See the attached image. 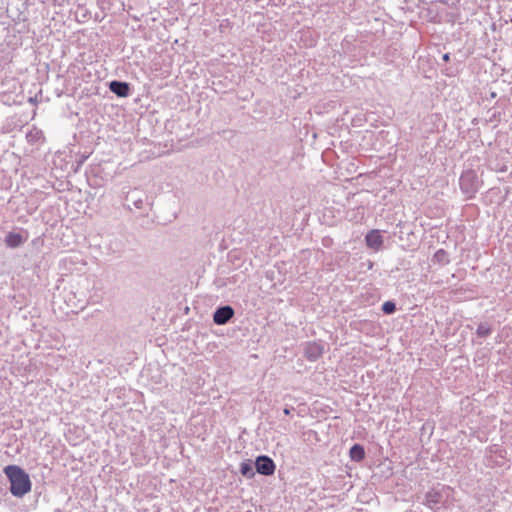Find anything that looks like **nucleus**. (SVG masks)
<instances>
[{
  "instance_id": "nucleus-14",
  "label": "nucleus",
  "mask_w": 512,
  "mask_h": 512,
  "mask_svg": "<svg viewBox=\"0 0 512 512\" xmlns=\"http://www.w3.org/2000/svg\"><path fill=\"white\" fill-rule=\"evenodd\" d=\"M382 311L385 313V314H392L396 311V304L392 301H386L383 305H382Z\"/></svg>"
},
{
  "instance_id": "nucleus-10",
  "label": "nucleus",
  "mask_w": 512,
  "mask_h": 512,
  "mask_svg": "<svg viewBox=\"0 0 512 512\" xmlns=\"http://www.w3.org/2000/svg\"><path fill=\"white\" fill-rule=\"evenodd\" d=\"M25 242V238L20 233L9 232L5 237V244L9 248H17Z\"/></svg>"
},
{
  "instance_id": "nucleus-5",
  "label": "nucleus",
  "mask_w": 512,
  "mask_h": 512,
  "mask_svg": "<svg viewBox=\"0 0 512 512\" xmlns=\"http://www.w3.org/2000/svg\"><path fill=\"white\" fill-rule=\"evenodd\" d=\"M234 316V309L230 305L217 308L213 314V321L217 325H225Z\"/></svg>"
},
{
  "instance_id": "nucleus-8",
  "label": "nucleus",
  "mask_w": 512,
  "mask_h": 512,
  "mask_svg": "<svg viewBox=\"0 0 512 512\" xmlns=\"http://www.w3.org/2000/svg\"><path fill=\"white\" fill-rule=\"evenodd\" d=\"M109 89L118 97H127L130 92V86L127 82L113 80L109 83Z\"/></svg>"
},
{
  "instance_id": "nucleus-15",
  "label": "nucleus",
  "mask_w": 512,
  "mask_h": 512,
  "mask_svg": "<svg viewBox=\"0 0 512 512\" xmlns=\"http://www.w3.org/2000/svg\"><path fill=\"white\" fill-rule=\"evenodd\" d=\"M40 134L41 132L38 130H35V132L31 131L27 134V138L29 139V141H32L36 139Z\"/></svg>"
},
{
  "instance_id": "nucleus-9",
  "label": "nucleus",
  "mask_w": 512,
  "mask_h": 512,
  "mask_svg": "<svg viewBox=\"0 0 512 512\" xmlns=\"http://www.w3.org/2000/svg\"><path fill=\"white\" fill-rule=\"evenodd\" d=\"M126 201L129 202L127 204V207L130 210H131V205L136 209H143V207H144V197L137 191L129 193L126 196Z\"/></svg>"
},
{
  "instance_id": "nucleus-7",
  "label": "nucleus",
  "mask_w": 512,
  "mask_h": 512,
  "mask_svg": "<svg viewBox=\"0 0 512 512\" xmlns=\"http://www.w3.org/2000/svg\"><path fill=\"white\" fill-rule=\"evenodd\" d=\"M323 354V346L316 342H308L305 346V356L310 361H316Z\"/></svg>"
},
{
  "instance_id": "nucleus-16",
  "label": "nucleus",
  "mask_w": 512,
  "mask_h": 512,
  "mask_svg": "<svg viewBox=\"0 0 512 512\" xmlns=\"http://www.w3.org/2000/svg\"><path fill=\"white\" fill-rule=\"evenodd\" d=\"M446 255L445 251L444 250H439L437 253H436V257L438 258V260H442L443 257Z\"/></svg>"
},
{
  "instance_id": "nucleus-13",
  "label": "nucleus",
  "mask_w": 512,
  "mask_h": 512,
  "mask_svg": "<svg viewBox=\"0 0 512 512\" xmlns=\"http://www.w3.org/2000/svg\"><path fill=\"white\" fill-rule=\"evenodd\" d=\"M491 332L492 329L487 323H480L476 330V334L481 338L489 336Z\"/></svg>"
},
{
  "instance_id": "nucleus-2",
  "label": "nucleus",
  "mask_w": 512,
  "mask_h": 512,
  "mask_svg": "<svg viewBox=\"0 0 512 512\" xmlns=\"http://www.w3.org/2000/svg\"><path fill=\"white\" fill-rule=\"evenodd\" d=\"M450 492L449 486L434 487L425 494L423 503L430 509L438 511L450 497Z\"/></svg>"
},
{
  "instance_id": "nucleus-11",
  "label": "nucleus",
  "mask_w": 512,
  "mask_h": 512,
  "mask_svg": "<svg viewBox=\"0 0 512 512\" xmlns=\"http://www.w3.org/2000/svg\"><path fill=\"white\" fill-rule=\"evenodd\" d=\"M349 454H350V458L353 461L359 462V461L363 460L364 457H365L364 447L362 445H360V444H354L350 448Z\"/></svg>"
},
{
  "instance_id": "nucleus-18",
  "label": "nucleus",
  "mask_w": 512,
  "mask_h": 512,
  "mask_svg": "<svg viewBox=\"0 0 512 512\" xmlns=\"http://www.w3.org/2000/svg\"><path fill=\"white\" fill-rule=\"evenodd\" d=\"M443 60L444 61H448L449 60V54H444L443 55Z\"/></svg>"
},
{
  "instance_id": "nucleus-3",
  "label": "nucleus",
  "mask_w": 512,
  "mask_h": 512,
  "mask_svg": "<svg viewBox=\"0 0 512 512\" xmlns=\"http://www.w3.org/2000/svg\"><path fill=\"white\" fill-rule=\"evenodd\" d=\"M461 191L472 198L479 189V181L476 173L473 170H467L462 173L459 179Z\"/></svg>"
},
{
  "instance_id": "nucleus-4",
  "label": "nucleus",
  "mask_w": 512,
  "mask_h": 512,
  "mask_svg": "<svg viewBox=\"0 0 512 512\" xmlns=\"http://www.w3.org/2000/svg\"><path fill=\"white\" fill-rule=\"evenodd\" d=\"M254 466L259 474L265 476L273 475L276 468L274 461L266 455L258 456L255 460Z\"/></svg>"
},
{
  "instance_id": "nucleus-6",
  "label": "nucleus",
  "mask_w": 512,
  "mask_h": 512,
  "mask_svg": "<svg viewBox=\"0 0 512 512\" xmlns=\"http://www.w3.org/2000/svg\"><path fill=\"white\" fill-rule=\"evenodd\" d=\"M365 242L368 248L379 251L383 247L384 239L380 230H371L365 236Z\"/></svg>"
},
{
  "instance_id": "nucleus-1",
  "label": "nucleus",
  "mask_w": 512,
  "mask_h": 512,
  "mask_svg": "<svg viewBox=\"0 0 512 512\" xmlns=\"http://www.w3.org/2000/svg\"><path fill=\"white\" fill-rule=\"evenodd\" d=\"M4 473L10 482V492L13 496L22 498L31 491L32 483L29 475L17 465H8Z\"/></svg>"
},
{
  "instance_id": "nucleus-12",
  "label": "nucleus",
  "mask_w": 512,
  "mask_h": 512,
  "mask_svg": "<svg viewBox=\"0 0 512 512\" xmlns=\"http://www.w3.org/2000/svg\"><path fill=\"white\" fill-rule=\"evenodd\" d=\"M240 472L244 477H246L248 479L253 478L255 475L254 466L250 461L241 463Z\"/></svg>"
},
{
  "instance_id": "nucleus-17",
  "label": "nucleus",
  "mask_w": 512,
  "mask_h": 512,
  "mask_svg": "<svg viewBox=\"0 0 512 512\" xmlns=\"http://www.w3.org/2000/svg\"><path fill=\"white\" fill-rule=\"evenodd\" d=\"M292 410H293V408H288V407H287V408H285V409L283 410V413H284L285 415H290V413H291V411H292Z\"/></svg>"
}]
</instances>
